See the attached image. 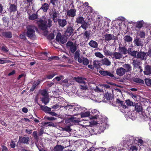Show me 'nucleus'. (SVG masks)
<instances>
[{
    "mask_svg": "<svg viewBox=\"0 0 151 151\" xmlns=\"http://www.w3.org/2000/svg\"><path fill=\"white\" fill-rule=\"evenodd\" d=\"M81 118L89 117L90 119V113L89 111L82 112L81 114Z\"/></svg>",
    "mask_w": 151,
    "mask_h": 151,
    "instance_id": "26",
    "label": "nucleus"
},
{
    "mask_svg": "<svg viewBox=\"0 0 151 151\" xmlns=\"http://www.w3.org/2000/svg\"><path fill=\"white\" fill-rule=\"evenodd\" d=\"M122 57V55L120 52H114L113 53L112 57L116 59H119Z\"/></svg>",
    "mask_w": 151,
    "mask_h": 151,
    "instance_id": "14",
    "label": "nucleus"
},
{
    "mask_svg": "<svg viewBox=\"0 0 151 151\" xmlns=\"http://www.w3.org/2000/svg\"><path fill=\"white\" fill-rule=\"evenodd\" d=\"M104 40L106 42L111 40H114L115 39L114 36L111 34H106L104 35Z\"/></svg>",
    "mask_w": 151,
    "mask_h": 151,
    "instance_id": "5",
    "label": "nucleus"
},
{
    "mask_svg": "<svg viewBox=\"0 0 151 151\" xmlns=\"http://www.w3.org/2000/svg\"><path fill=\"white\" fill-rule=\"evenodd\" d=\"M9 19L6 17H4L3 18L4 24L6 26H7L9 22Z\"/></svg>",
    "mask_w": 151,
    "mask_h": 151,
    "instance_id": "41",
    "label": "nucleus"
},
{
    "mask_svg": "<svg viewBox=\"0 0 151 151\" xmlns=\"http://www.w3.org/2000/svg\"><path fill=\"white\" fill-rule=\"evenodd\" d=\"M145 82L147 86H150L151 85V79L149 78H146L145 80Z\"/></svg>",
    "mask_w": 151,
    "mask_h": 151,
    "instance_id": "53",
    "label": "nucleus"
},
{
    "mask_svg": "<svg viewBox=\"0 0 151 151\" xmlns=\"http://www.w3.org/2000/svg\"><path fill=\"white\" fill-rule=\"evenodd\" d=\"M76 10L75 9H70L67 12L66 16L74 17L76 16Z\"/></svg>",
    "mask_w": 151,
    "mask_h": 151,
    "instance_id": "11",
    "label": "nucleus"
},
{
    "mask_svg": "<svg viewBox=\"0 0 151 151\" xmlns=\"http://www.w3.org/2000/svg\"><path fill=\"white\" fill-rule=\"evenodd\" d=\"M99 112L96 109H93L91 111L90 113V119L92 120H101L102 119V116L101 115L99 114Z\"/></svg>",
    "mask_w": 151,
    "mask_h": 151,
    "instance_id": "3",
    "label": "nucleus"
},
{
    "mask_svg": "<svg viewBox=\"0 0 151 151\" xmlns=\"http://www.w3.org/2000/svg\"><path fill=\"white\" fill-rule=\"evenodd\" d=\"M119 51L122 54H126L127 53V50L125 47H120L119 48Z\"/></svg>",
    "mask_w": 151,
    "mask_h": 151,
    "instance_id": "27",
    "label": "nucleus"
},
{
    "mask_svg": "<svg viewBox=\"0 0 151 151\" xmlns=\"http://www.w3.org/2000/svg\"><path fill=\"white\" fill-rule=\"evenodd\" d=\"M124 41L129 42L132 41V38L129 36L126 35L124 37Z\"/></svg>",
    "mask_w": 151,
    "mask_h": 151,
    "instance_id": "42",
    "label": "nucleus"
},
{
    "mask_svg": "<svg viewBox=\"0 0 151 151\" xmlns=\"http://www.w3.org/2000/svg\"><path fill=\"white\" fill-rule=\"evenodd\" d=\"M106 126V123L104 122L101 123L99 124L98 125V128L99 129V132H103L105 129V128Z\"/></svg>",
    "mask_w": 151,
    "mask_h": 151,
    "instance_id": "13",
    "label": "nucleus"
},
{
    "mask_svg": "<svg viewBox=\"0 0 151 151\" xmlns=\"http://www.w3.org/2000/svg\"><path fill=\"white\" fill-rule=\"evenodd\" d=\"M135 109L137 112H139L142 111V108L141 106L138 104H136L135 106Z\"/></svg>",
    "mask_w": 151,
    "mask_h": 151,
    "instance_id": "45",
    "label": "nucleus"
},
{
    "mask_svg": "<svg viewBox=\"0 0 151 151\" xmlns=\"http://www.w3.org/2000/svg\"><path fill=\"white\" fill-rule=\"evenodd\" d=\"M29 139V138L27 137H20L18 142L19 143L28 144Z\"/></svg>",
    "mask_w": 151,
    "mask_h": 151,
    "instance_id": "10",
    "label": "nucleus"
},
{
    "mask_svg": "<svg viewBox=\"0 0 151 151\" xmlns=\"http://www.w3.org/2000/svg\"><path fill=\"white\" fill-rule=\"evenodd\" d=\"M68 47L69 49L70 52L73 53L76 50V46L75 44H73L72 42H68L66 44Z\"/></svg>",
    "mask_w": 151,
    "mask_h": 151,
    "instance_id": "4",
    "label": "nucleus"
},
{
    "mask_svg": "<svg viewBox=\"0 0 151 151\" xmlns=\"http://www.w3.org/2000/svg\"><path fill=\"white\" fill-rule=\"evenodd\" d=\"M42 102L46 105L49 102V100L48 98L46 96H44L42 99Z\"/></svg>",
    "mask_w": 151,
    "mask_h": 151,
    "instance_id": "40",
    "label": "nucleus"
},
{
    "mask_svg": "<svg viewBox=\"0 0 151 151\" xmlns=\"http://www.w3.org/2000/svg\"><path fill=\"white\" fill-rule=\"evenodd\" d=\"M145 75H148L151 74V67L148 65H146L145 67V70L144 71Z\"/></svg>",
    "mask_w": 151,
    "mask_h": 151,
    "instance_id": "9",
    "label": "nucleus"
},
{
    "mask_svg": "<svg viewBox=\"0 0 151 151\" xmlns=\"http://www.w3.org/2000/svg\"><path fill=\"white\" fill-rule=\"evenodd\" d=\"M2 35L7 38H10L12 37L11 33L10 32H4L2 33Z\"/></svg>",
    "mask_w": 151,
    "mask_h": 151,
    "instance_id": "34",
    "label": "nucleus"
},
{
    "mask_svg": "<svg viewBox=\"0 0 151 151\" xmlns=\"http://www.w3.org/2000/svg\"><path fill=\"white\" fill-rule=\"evenodd\" d=\"M116 73L117 75L122 76L125 74L126 70L123 68H118L116 70Z\"/></svg>",
    "mask_w": 151,
    "mask_h": 151,
    "instance_id": "6",
    "label": "nucleus"
},
{
    "mask_svg": "<svg viewBox=\"0 0 151 151\" xmlns=\"http://www.w3.org/2000/svg\"><path fill=\"white\" fill-rule=\"evenodd\" d=\"M81 89L82 90H85L87 89V86L86 83L85 82V84H83L81 85Z\"/></svg>",
    "mask_w": 151,
    "mask_h": 151,
    "instance_id": "49",
    "label": "nucleus"
},
{
    "mask_svg": "<svg viewBox=\"0 0 151 151\" xmlns=\"http://www.w3.org/2000/svg\"><path fill=\"white\" fill-rule=\"evenodd\" d=\"M37 23L39 27L42 30H45L47 27H50L52 26V21L50 18L46 17L44 20L40 19L38 20Z\"/></svg>",
    "mask_w": 151,
    "mask_h": 151,
    "instance_id": "1",
    "label": "nucleus"
},
{
    "mask_svg": "<svg viewBox=\"0 0 151 151\" xmlns=\"http://www.w3.org/2000/svg\"><path fill=\"white\" fill-rule=\"evenodd\" d=\"M1 50L4 52H7L9 51V50L7 47L6 46H2L1 47Z\"/></svg>",
    "mask_w": 151,
    "mask_h": 151,
    "instance_id": "56",
    "label": "nucleus"
},
{
    "mask_svg": "<svg viewBox=\"0 0 151 151\" xmlns=\"http://www.w3.org/2000/svg\"><path fill=\"white\" fill-rule=\"evenodd\" d=\"M80 51L79 50H77L75 54V59L76 60L78 59V58H81L79 57L80 54L79 53Z\"/></svg>",
    "mask_w": 151,
    "mask_h": 151,
    "instance_id": "48",
    "label": "nucleus"
},
{
    "mask_svg": "<svg viewBox=\"0 0 151 151\" xmlns=\"http://www.w3.org/2000/svg\"><path fill=\"white\" fill-rule=\"evenodd\" d=\"M41 109L44 111L45 112L47 113H48L50 111H51V108H49L46 106H40Z\"/></svg>",
    "mask_w": 151,
    "mask_h": 151,
    "instance_id": "22",
    "label": "nucleus"
},
{
    "mask_svg": "<svg viewBox=\"0 0 151 151\" xmlns=\"http://www.w3.org/2000/svg\"><path fill=\"white\" fill-rule=\"evenodd\" d=\"M61 130L66 131L68 132H70L71 131V129L70 128L69 126H68L65 127V128L61 127Z\"/></svg>",
    "mask_w": 151,
    "mask_h": 151,
    "instance_id": "47",
    "label": "nucleus"
},
{
    "mask_svg": "<svg viewBox=\"0 0 151 151\" xmlns=\"http://www.w3.org/2000/svg\"><path fill=\"white\" fill-rule=\"evenodd\" d=\"M106 76H109L111 77H114V75L108 71H106Z\"/></svg>",
    "mask_w": 151,
    "mask_h": 151,
    "instance_id": "59",
    "label": "nucleus"
},
{
    "mask_svg": "<svg viewBox=\"0 0 151 151\" xmlns=\"http://www.w3.org/2000/svg\"><path fill=\"white\" fill-rule=\"evenodd\" d=\"M95 55L97 57L100 58H102L104 57L103 55L100 52H96L95 53Z\"/></svg>",
    "mask_w": 151,
    "mask_h": 151,
    "instance_id": "55",
    "label": "nucleus"
},
{
    "mask_svg": "<svg viewBox=\"0 0 151 151\" xmlns=\"http://www.w3.org/2000/svg\"><path fill=\"white\" fill-rule=\"evenodd\" d=\"M85 21L84 19L81 16H78L76 18V22L78 24H81Z\"/></svg>",
    "mask_w": 151,
    "mask_h": 151,
    "instance_id": "19",
    "label": "nucleus"
},
{
    "mask_svg": "<svg viewBox=\"0 0 151 151\" xmlns=\"http://www.w3.org/2000/svg\"><path fill=\"white\" fill-rule=\"evenodd\" d=\"M137 51H132V52L131 53H130V55H131L132 56L134 57L137 58Z\"/></svg>",
    "mask_w": 151,
    "mask_h": 151,
    "instance_id": "57",
    "label": "nucleus"
},
{
    "mask_svg": "<svg viewBox=\"0 0 151 151\" xmlns=\"http://www.w3.org/2000/svg\"><path fill=\"white\" fill-rule=\"evenodd\" d=\"M104 52L105 55L107 56H111V57L112 56L113 53L109 50H104Z\"/></svg>",
    "mask_w": 151,
    "mask_h": 151,
    "instance_id": "44",
    "label": "nucleus"
},
{
    "mask_svg": "<svg viewBox=\"0 0 151 151\" xmlns=\"http://www.w3.org/2000/svg\"><path fill=\"white\" fill-rule=\"evenodd\" d=\"M124 68L125 69L126 72H128L131 70L132 67L129 64H125L123 65Z\"/></svg>",
    "mask_w": 151,
    "mask_h": 151,
    "instance_id": "28",
    "label": "nucleus"
},
{
    "mask_svg": "<svg viewBox=\"0 0 151 151\" xmlns=\"http://www.w3.org/2000/svg\"><path fill=\"white\" fill-rule=\"evenodd\" d=\"M16 146V144L15 142L14 141H13L12 140V141L11 144H10V146L12 148H13L15 147Z\"/></svg>",
    "mask_w": 151,
    "mask_h": 151,
    "instance_id": "63",
    "label": "nucleus"
},
{
    "mask_svg": "<svg viewBox=\"0 0 151 151\" xmlns=\"http://www.w3.org/2000/svg\"><path fill=\"white\" fill-rule=\"evenodd\" d=\"M60 26L64 27L67 24V21L65 19H58V22Z\"/></svg>",
    "mask_w": 151,
    "mask_h": 151,
    "instance_id": "15",
    "label": "nucleus"
},
{
    "mask_svg": "<svg viewBox=\"0 0 151 151\" xmlns=\"http://www.w3.org/2000/svg\"><path fill=\"white\" fill-rule=\"evenodd\" d=\"M88 123V124L86 125H83V127H88L89 126H91L92 125H96L97 123V122L96 121H93L92 120L91 121V122H87Z\"/></svg>",
    "mask_w": 151,
    "mask_h": 151,
    "instance_id": "35",
    "label": "nucleus"
},
{
    "mask_svg": "<svg viewBox=\"0 0 151 151\" xmlns=\"http://www.w3.org/2000/svg\"><path fill=\"white\" fill-rule=\"evenodd\" d=\"M27 32L26 34L28 37L32 39L36 38L35 30H37V27L34 25H28L27 27Z\"/></svg>",
    "mask_w": 151,
    "mask_h": 151,
    "instance_id": "2",
    "label": "nucleus"
},
{
    "mask_svg": "<svg viewBox=\"0 0 151 151\" xmlns=\"http://www.w3.org/2000/svg\"><path fill=\"white\" fill-rule=\"evenodd\" d=\"M38 17V15L37 14H33L29 16V19L30 20H33L37 19Z\"/></svg>",
    "mask_w": 151,
    "mask_h": 151,
    "instance_id": "39",
    "label": "nucleus"
},
{
    "mask_svg": "<svg viewBox=\"0 0 151 151\" xmlns=\"http://www.w3.org/2000/svg\"><path fill=\"white\" fill-rule=\"evenodd\" d=\"M145 35V32L141 31L139 32V36L141 38H144Z\"/></svg>",
    "mask_w": 151,
    "mask_h": 151,
    "instance_id": "52",
    "label": "nucleus"
},
{
    "mask_svg": "<svg viewBox=\"0 0 151 151\" xmlns=\"http://www.w3.org/2000/svg\"><path fill=\"white\" fill-rule=\"evenodd\" d=\"M126 103L127 105L132 106L133 104V103L129 100H127L126 101Z\"/></svg>",
    "mask_w": 151,
    "mask_h": 151,
    "instance_id": "62",
    "label": "nucleus"
},
{
    "mask_svg": "<svg viewBox=\"0 0 151 151\" xmlns=\"http://www.w3.org/2000/svg\"><path fill=\"white\" fill-rule=\"evenodd\" d=\"M78 61L79 63H82L84 65H87L89 63L88 60L85 58H78Z\"/></svg>",
    "mask_w": 151,
    "mask_h": 151,
    "instance_id": "12",
    "label": "nucleus"
},
{
    "mask_svg": "<svg viewBox=\"0 0 151 151\" xmlns=\"http://www.w3.org/2000/svg\"><path fill=\"white\" fill-rule=\"evenodd\" d=\"M80 119H76V117L74 116L71 117L70 118L68 119L65 121L66 123H69L70 122H73L75 123H78L81 121Z\"/></svg>",
    "mask_w": 151,
    "mask_h": 151,
    "instance_id": "8",
    "label": "nucleus"
},
{
    "mask_svg": "<svg viewBox=\"0 0 151 151\" xmlns=\"http://www.w3.org/2000/svg\"><path fill=\"white\" fill-rule=\"evenodd\" d=\"M133 81L135 82L140 84H144V82L143 80L139 78H135Z\"/></svg>",
    "mask_w": 151,
    "mask_h": 151,
    "instance_id": "36",
    "label": "nucleus"
},
{
    "mask_svg": "<svg viewBox=\"0 0 151 151\" xmlns=\"http://www.w3.org/2000/svg\"><path fill=\"white\" fill-rule=\"evenodd\" d=\"M134 43L137 46H142L143 44L142 43L141 40L139 38H136L134 40Z\"/></svg>",
    "mask_w": 151,
    "mask_h": 151,
    "instance_id": "24",
    "label": "nucleus"
},
{
    "mask_svg": "<svg viewBox=\"0 0 151 151\" xmlns=\"http://www.w3.org/2000/svg\"><path fill=\"white\" fill-rule=\"evenodd\" d=\"M88 45L90 47L93 48H96L98 46L97 43L95 41L92 40L90 41Z\"/></svg>",
    "mask_w": 151,
    "mask_h": 151,
    "instance_id": "18",
    "label": "nucleus"
},
{
    "mask_svg": "<svg viewBox=\"0 0 151 151\" xmlns=\"http://www.w3.org/2000/svg\"><path fill=\"white\" fill-rule=\"evenodd\" d=\"M20 38L24 40H26V38L25 37V34L24 33H22L20 35Z\"/></svg>",
    "mask_w": 151,
    "mask_h": 151,
    "instance_id": "64",
    "label": "nucleus"
},
{
    "mask_svg": "<svg viewBox=\"0 0 151 151\" xmlns=\"http://www.w3.org/2000/svg\"><path fill=\"white\" fill-rule=\"evenodd\" d=\"M134 67H139V68H140L141 67L139 66V60L137 59L133 60V62L132 63Z\"/></svg>",
    "mask_w": 151,
    "mask_h": 151,
    "instance_id": "31",
    "label": "nucleus"
},
{
    "mask_svg": "<svg viewBox=\"0 0 151 151\" xmlns=\"http://www.w3.org/2000/svg\"><path fill=\"white\" fill-rule=\"evenodd\" d=\"M104 97L108 100H110L112 98V95L111 93H109L108 92H106L104 95Z\"/></svg>",
    "mask_w": 151,
    "mask_h": 151,
    "instance_id": "38",
    "label": "nucleus"
},
{
    "mask_svg": "<svg viewBox=\"0 0 151 151\" xmlns=\"http://www.w3.org/2000/svg\"><path fill=\"white\" fill-rule=\"evenodd\" d=\"M11 62V61L7 60L6 58H3L0 59V64H3L8 63Z\"/></svg>",
    "mask_w": 151,
    "mask_h": 151,
    "instance_id": "33",
    "label": "nucleus"
},
{
    "mask_svg": "<svg viewBox=\"0 0 151 151\" xmlns=\"http://www.w3.org/2000/svg\"><path fill=\"white\" fill-rule=\"evenodd\" d=\"M55 74L54 73H52V74L48 75L47 76V78L48 79H51L53 78Z\"/></svg>",
    "mask_w": 151,
    "mask_h": 151,
    "instance_id": "60",
    "label": "nucleus"
},
{
    "mask_svg": "<svg viewBox=\"0 0 151 151\" xmlns=\"http://www.w3.org/2000/svg\"><path fill=\"white\" fill-rule=\"evenodd\" d=\"M73 30L72 27L71 26H68L65 32V35L68 36H70L72 33Z\"/></svg>",
    "mask_w": 151,
    "mask_h": 151,
    "instance_id": "16",
    "label": "nucleus"
},
{
    "mask_svg": "<svg viewBox=\"0 0 151 151\" xmlns=\"http://www.w3.org/2000/svg\"><path fill=\"white\" fill-rule=\"evenodd\" d=\"M74 104L73 105L70 104H68L65 106H64V108L66 109L70 110L71 111H73V108L74 107Z\"/></svg>",
    "mask_w": 151,
    "mask_h": 151,
    "instance_id": "29",
    "label": "nucleus"
},
{
    "mask_svg": "<svg viewBox=\"0 0 151 151\" xmlns=\"http://www.w3.org/2000/svg\"><path fill=\"white\" fill-rule=\"evenodd\" d=\"M146 54L143 52H138L137 54V58H140L142 60H146L147 59Z\"/></svg>",
    "mask_w": 151,
    "mask_h": 151,
    "instance_id": "7",
    "label": "nucleus"
},
{
    "mask_svg": "<svg viewBox=\"0 0 151 151\" xmlns=\"http://www.w3.org/2000/svg\"><path fill=\"white\" fill-rule=\"evenodd\" d=\"M99 63V62L98 61L95 60L93 62V65L95 67H98Z\"/></svg>",
    "mask_w": 151,
    "mask_h": 151,
    "instance_id": "61",
    "label": "nucleus"
},
{
    "mask_svg": "<svg viewBox=\"0 0 151 151\" xmlns=\"http://www.w3.org/2000/svg\"><path fill=\"white\" fill-rule=\"evenodd\" d=\"M138 150V148L134 145L131 146L129 149V151H137Z\"/></svg>",
    "mask_w": 151,
    "mask_h": 151,
    "instance_id": "46",
    "label": "nucleus"
},
{
    "mask_svg": "<svg viewBox=\"0 0 151 151\" xmlns=\"http://www.w3.org/2000/svg\"><path fill=\"white\" fill-rule=\"evenodd\" d=\"M144 22L143 20L135 22V24L136 27L139 29H140L142 27L144 24Z\"/></svg>",
    "mask_w": 151,
    "mask_h": 151,
    "instance_id": "21",
    "label": "nucleus"
},
{
    "mask_svg": "<svg viewBox=\"0 0 151 151\" xmlns=\"http://www.w3.org/2000/svg\"><path fill=\"white\" fill-rule=\"evenodd\" d=\"M48 4L46 3H45L42 5L41 9H42L44 12H46L48 9Z\"/></svg>",
    "mask_w": 151,
    "mask_h": 151,
    "instance_id": "32",
    "label": "nucleus"
},
{
    "mask_svg": "<svg viewBox=\"0 0 151 151\" xmlns=\"http://www.w3.org/2000/svg\"><path fill=\"white\" fill-rule=\"evenodd\" d=\"M80 108V106H79L74 104L73 111H78L79 110Z\"/></svg>",
    "mask_w": 151,
    "mask_h": 151,
    "instance_id": "54",
    "label": "nucleus"
},
{
    "mask_svg": "<svg viewBox=\"0 0 151 151\" xmlns=\"http://www.w3.org/2000/svg\"><path fill=\"white\" fill-rule=\"evenodd\" d=\"M61 34L60 33H58L56 38V41H60L62 38Z\"/></svg>",
    "mask_w": 151,
    "mask_h": 151,
    "instance_id": "50",
    "label": "nucleus"
},
{
    "mask_svg": "<svg viewBox=\"0 0 151 151\" xmlns=\"http://www.w3.org/2000/svg\"><path fill=\"white\" fill-rule=\"evenodd\" d=\"M52 19L54 22H57L58 21V13L57 12H53L52 14Z\"/></svg>",
    "mask_w": 151,
    "mask_h": 151,
    "instance_id": "25",
    "label": "nucleus"
},
{
    "mask_svg": "<svg viewBox=\"0 0 151 151\" xmlns=\"http://www.w3.org/2000/svg\"><path fill=\"white\" fill-rule=\"evenodd\" d=\"M101 63L107 66L110 65L111 63V62L109 60L106 58H105L102 60Z\"/></svg>",
    "mask_w": 151,
    "mask_h": 151,
    "instance_id": "23",
    "label": "nucleus"
},
{
    "mask_svg": "<svg viewBox=\"0 0 151 151\" xmlns=\"http://www.w3.org/2000/svg\"><path fill=\"white\" fill-rule=\"evenodd\" d=\"M76 81L78 82L81 83V84L85 83V80L86 78H82L81 77H78L76 78Z\"/></svg>",
    "mask_w": 151,
    "mask_h": 151,
    "instance_id": "20",
    "label": "nucleus"
},
{
    "mask_svg": "<svg viewBox=\"0 0 151 151\" xmlns=\"http://www.w3.org/2000/svg\"><path fill=\"white\" fill-rule=\"evenodd\" d=\"M81 24V25L80 26L81 28H83L85 30H86L88 26V22H87L85 21L83 22Z\"/></svg>",
    "mask_w": 151,
    "mask_h": 151,
    "instance_id": "37",
    "label": "nucleus"
},
{
    "mask_svg": "<svg viewBox=\"0 0 151 151\" xmlns=\"http://www.w3.org/2000/svg\"><path fill=\"white\" fill-rule=\"evenodd\" d=\"M63 149V147L61 145H57L53 149L54 151H61Z\"/></svg>",
    "mask_w": 151,
    "mask_h": 151,
    "instance_id": "30",
    "label": "nucleus"
},
{
    "mask_svg": "<svg viewBox=\"0 0 151 151\" xmlns=\"http://www.w3.org/2000/svg\"><path fill=\"white\" fill-rule=\"evenodd\" d=\"M46 119L49 121L55 120L56 118L54 117L45 116Z\"/></svg>",
    "mask_w": 151,
    "mask_h": 151,
    "instance_id": "58",
    "label": "nucleus"
},
{
    "mask_svg": "<svg viewBox=\"0 0 151 151\" xmlns=\"http://www.w3.org/2000/svg\"><path fill=\"white\" fill-rule=\"evenodd\" d=\"M17 10V6L16 4H10V6L9 9V11L10 12H15Z\"/></svg>",
    "mask_w": 151,
    "mask_h": 151,
    "instance_id": "17",
    "label": "nucleus"
},
{
    "mask_svg": "<svg viewBox=\"0 0 151 151\" xmlns=\"http://www.w3.org/2000/svg\"><path fill=\"white\" fill-rule=\"evenodd\" d=\"M90 34V32H89L87 31L85 32L83 35L86 37L88 39L89 38Z\"/></svg>",
    "mask_w": 151,
    "mask_h": 151,
    "instance_id": "51",
    "label": "nucleus"
},
{
    "mask_svg": "<svg viewBox=\"0 0 151 151\" xmlns=\"http://www.w3.org/2000/svg\"><path fill=\"white\" fill-rule=\"evenodd\" d=\"M64 106H62L60 105L56 104L52 106V108L53 109L55 110H56L58 109H60L61 107H64Z\"/></svg>",
    "mask_w": 151,
    "mask_h": 151,
    "instance_id": "43",
    "label": "nucleus"
}]
</instances>
